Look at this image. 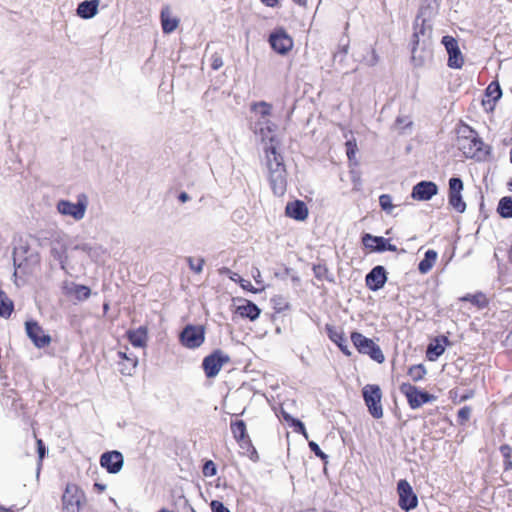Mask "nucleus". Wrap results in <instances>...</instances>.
<instances>
[{
	"label": "nucleus",
	"mask_w": 512,
	"mask_h": 512,
	"mask_svg": "<svg viewBox=\"0 0 512 512\" xmlns=\"http://www.w3.org/2000/svg\"><path fill=\"white\" fill-rule=\"evenodd\" d=\"M89 201L85 194L77 196V202L73 203L69 200H60L57 203V211L63 216H69L75 221H80L85 217Z\"/></svg>",
	"instance_id": "nucleus-5"
},
{
	"label": "nucleus",
	"mask_w": 512,
	"mask_h": 512,
	"mask_svg": "<svg viewBox=\"0 0 512 512\" xmlns=\"http://www.w3.org/2000/svg\"><path fill=\"white\" fill-rule=\"evenodd\" d=\"M432 34L431 25L425 19L417 17L414 22V33L412 36V58L416 60L418 48L425 49L430 45Z\"/></svg>",
	"instance_id": "nucleus-4"
},
{
	"label": "nucleus",
	"mask_w": 512,
	"mask_h": 512,
	"mask_svg": "<svg viewBox=\"0 0 512 512\" xmlns=\"http://www.w3.org/2000/svg\"><path fill=\"white\" fill-rule=\"evenodd\" d=\"M327 332H328L329 339L332 342H334L346 356H350L351 351L349 350L347 340L344 336V333L342 331L334 329L332 327H327Z\"/></svg>",
	"instance_id": "nucleus-27"
},
{
	"label": "nucleus",
	"mask_w": 512,
	"mask_h": 512,
	"mask_svg": "<svg viewBox=\"0 0 512 512\" xmlns=\"http://www.w3.org/2000/svg\"><path fill=\"white\" fill-rule=\"evenodd\" d=\"M438 254L434 250H427L424 256L418 265V270L421 274H427L432 267L434 266L437 260Z\"/></svg>",
	"instance_id": "nucleus-32"
},
{
	"label": "nucleus",
	"mask_w": 512,
	"mask_h": 512,
	"mask_svg": "<svg viewBox=\"0 0 512 512\" xmlns=\"http://www.w3.org/2000/svg\"><path fill=\"white\" fill-rule=\"evenodd\" d=\"M309 448L311 451L315 453V455L322 460H325L327 458V455L320 449L319 445L315 443L314 441L309 442Z\"/></svg>",
	"instance_id": "nucleus-45"
},
{
	"label": "nucleus",
	"mask_w": 512,
	"mask_h": 512,
	"mask_svg": "<svg viewBox=\"0 0 512 512\" xmlns=\"http://www.w3.org/2000/svg\"><path fill=\"white\" fill-rule=\"evenodd\" d=\"M366 285L372 291L381 289L386 281L387 275L386 270L383 266L374 267L366 276Z\"/></svg>",
	"instance_id": "nucleus-20"
},
{
	"label": "nucleus",
	"mask_w": 512,
	"mask_h": 512,
	"mask_svg": "<svg viewBox=\"0 0 512 512\" xmlns=\"http://www.w3.org/2000/svg\"><path fill=\"white\" fill-rule=\"evenodd\" d=\"M123 455L119 451L105 452L100 457V464L109 473H118L123 467Z\"/></svg>",
	"instance_id": "nucleus-18"
},
{
	"label": "nucleus",
	"mask_w": 512,
	"mask_h": 512,
	"mask_svg": "<svg viewBox=\"0 0 512 512\" xmlns=\"http://www.w3.org/2000/svg\"><path fill=\"white\" fill-rule=\"evenodd\" d=\"M67 253L68 236L62 232L53 233L50 239V255L67 275L73 276V266L69 263Z\"/></svg>",
	"instance_id": "nucleus-3"
},
{
	"label": "nucleus",
	"mask_w": 512,
	"mask_h": 512,
	"mask_svg": "<svg viewBox=\"0 0 512 512\" xmlns=\"http://www.w3.org/2000/svg\"><path fill=\"white\" fill-rule=\"evenodd\" d=\"M498 213L503 218H511L512 217V197H503L500 199L498 207Z\"/></svg>",
	"instance_id": "nucleus-36"
},
{
	"label": "nucleus",
	"mask_w": 512,
	"mask_h": 512,
	"mask_svg": "<svg viewBox=\"0 0 512 512\" xmlns=\"http://www.w3.org/2000/svg\"><path fill=\"white\" fill-rule=\"evenodd\" d=\"M292 425L295 427V431L301 433L305 438H308V434L304 424L297 419H292Z\"/></svg>",
	"instance_id": "nucleus-47"
},
{
	"label": "nucleus",
	"mask_w": 512,
	"mask_h": 512,
	"mask_svg": "<svg viewBox=\"0 0 512 512\" xmlns=\"http://www.w3.org/2000/svg\"><path fill=\"white\" fill-rule=\"evenodd\" d=\"M99 0H85L77 7V14L83 19H90L98 12Z\"/></svg>",
	"instance_id": "nucleus-26"
},
{
	"label": "nucleus",
	"mask_w": 512,
	"mask_h": 512,
	"mask_svg": "<svg viewBox=\"0 0 512 512\" xmlns=\"http://www.w3.org/2000/svg\"><path fill=\"white\" fill-rule=\"evenodd\" d=\"M212 512H230V510L224 506V504L218 500H213L210 503Z\"/></svg>",
	"instance_id": "nucleus-46"
},
{
	"label": "nucleus",
	"mask_w": 512,
	"mask_h": 512,
	"mask_svg": "<svg viewBox=\"0 0 512 512\" xmlns=\"http://www.w3.org/2000/svg\"><path fill=\"white\" fill-rule=\"evenodd\" d=\"M251 110L256 116V121L253 126L254 133L259 135L263 141H273L277 126L270 119L272 105L265 101H261L253 103L251 105Z\"/></svg>",
	"instance_id": "nucleus-2"
},
{
	"label": "nucleus",
	"mask_w": 512,
	"mask_h": 512,
	"mask_svg": "<svg viewBox=\"0 0 512 512\" xmlns=\"http://www.w3.org/2000/svg\"><path fill=\"white\" fill-rule=\"evenodd\" d=\"M363 398L372 417L380 419L383 417V408L381 404L382 392L378 385L367 384L364 386Z\"/></svg>",
	"instance_id": "nucleus-7"
},
{
	"label": "nucleus",
	"mask_w": 512,
	"mask_h": 512,
	"mask_svg": "<svg viewBox=\"0 0 512 512\" xmlns=\"http://www.w3.org/2000/svg\"><path fill=\"white\" fill-rule=\"evenodd\" d=\"M160 17L164 33L169 34L176 30L179 25V18L172 15L171 9L168 6L162 8Z\"/></svg>",
	"instance_id": "nucleus-24"
},
{
	"label": "nucleus",
	"mask_w": 512,
	"mask_h": 512,
	"mask_svg": "<svg viewBox=\"0 0 512 512\" xmlns=\"http://www.w3.org/2000/svg\"><path fill=\"white\" fill-rule=\"evenodd\" d=\"M346 147H347V156L349 159H352V157L355 154L356 148H357L356 143H353L352 141H348L346 143Z\"/></svg>",
	"instance_id": "nucleus-50"
},
{
	"label": "nucleus",
	"mask_w": 512,
	"mask_h": 512,
	"mask_svg": "<svg viewBox=\"0 0 512 512\" xmlns=\"http://www.w3.org/2000/svg\"><path fill=\"white\" fill-rule=\"evenodd\" d=\"M397 492L399 495V506L401 509L410 511L417 507L418 498L407 480H399L397 484Z\"/></svg>",
	"instance_id": "nucleus-12"
},
{
	"label": "nucleus",
	"mask_w": 512,
	"mask_h": 512,
	"mask_svg": "<svg viewBox=\"0 0 512 512\" xmlns=\"http://www.w3.org/2000/svg\"><path fill=\"white\" fill-rule=\"evenodd\" d=\"M127 337L130 341V343L134 347L142 348L145 347L147 344V328L146 327H139L135 330H129L127 332Z\"/></svg>",
	"instance_id": "nucleus-28"
},
{
	"label": "nucleus",
	"mask_w": 512,
	"mask_h": 512,
	"mask_svg": "<svg viewBox=\"0 0 512 512\" xmlns=\"http://www.w3.org/2000/svg\"><path fill=\"white\" fill-rule=\"evenodd\" d=\"M37 451H38V455H39V460L41 462L46 453L45 445L41 439L37 440Z\"/></svg>",
	"instance_id": "nucleus-49"
},
{
	"label": "nucleus",
	"mask_w": 512,
	"mask_h": 512,
	"mask_svg": "<svg viewBox=\"0 0 512 512\" xmlns=\"http://www.w3.org/2000/svg\"><path fill=\"white\" fill-rule=\"evenodd\" d=\"M25 327L28 337L36 347L43 348L50 344L51 337L45 333L37 322L27 321Z\"/></svg>",
	"instance_id": "nucleus-16"
},
{
	"label": "nucleus",
	"mask_w": 512,
	"mask_h": 512,
	"mask_svg": "<svg viewBox=\"0 0 512 512\" xmlns=\"http://www.w3.org/2000/svg\"><path fill=\"white\" fill-rule=\"evenodd\" d=\"M400 392L406 396L409 406L417 409L423 404L432 402L435 397L427 392H422L410 383H402L399 387Z\"/></svg>",
	"instance_id": "nucleus-8"
},
{
	"label": "nucleus",
	"mask_w": 512,
	"mask_h": 512,
	"mask_svg": "<svg viewBox=\"0 0 512 512\" xmlns=\"http://www.w3.org/2000/svg\"><path fill=\"white\" fill-rule=\"evenodd\" d=\"M216 473H217V468H216L215 463L211 460L206 461L203 466L204 476L212 477V476L216 475Z\"/></svg>",
	"instance_id": "nucleus-43"
},
{
	"label": "nucleus",
	"mask_w": 512,
	"mask_h": 512,
	"mask_svg": "<svg viewBox=\"0 0 512 512\" xmlns=\"http://www.w3.org/2000/svg\"><path fill=\"white\" fill-rule=\"evenodd\" d=\"M230 361V357L221 350H216L206 356L202 362V367L208 378H214L218 375L224 364Z\"/></svg>",
	"instance_id": "nucleus-10"
},
{
	"label": "nucleus",
	"mask_w": 512,
	"mask_h": 512,
	"mask_svg": "<svg viewBox=\"0 0 512 512\" xmlns=\"http://www.w3.org/2000/svg\"><path fill=\"white\" fill-rule=\"evenodd\" d=\"M351 341L361 354L369 355L374 361L383 363L385 357L378 345L374 343L372 339L365 337L359 332H353L351 334Z\"/></svg>",
	"instance_id": "nucleus-6"
},
{
	"label": "nucleus",
	"mask_w": 512,
	"mask_h": 512,
	"mask_svg": "<svg viewBox=\"0 0 512 512\" xmlns=\"http://www.w3.org/2000/svg\"><path fill=\"white\" fill-rule=\"evenodd\" d=\"M236 312L241 317L254 321L259 317L261 311L256 304L251 301H245L243 304L237 306Z\"/></svg>",
	"instance_id": "nucleus-29"
},
{
	"label": "nucleus",
	"mask_w": 512,
	"mask_h": 512,
	"mask_svg": "<svg viewBox=\"0 0 512 512\" xmlns=\"http://www.w3.org/2000/svg\"><path fill=\"white\" fill-rule=\"evenodd\" d=\"M362 241L365 247L371 248L378 252H383L386 250L394 252L397 250V247L393 244H390L384 237L365 234Z\"/></svg>",
	"instance_id": "nucleus-21"
},
{
	"label": "nucleus",
	"mask_w": 512,
	"mask_h": 512,
	"mask_svg": "<svg viewBox=\"0 0 512 512\" xmlns=\"http://www.w3.org/2000/svg\"><path fill=\"white\" fill-rule=\"evenodd\" d=\"M500 452L504 458L503 468L504 471L507 472L512 470V447L508 444H504L500 446Z\"/></svg>",
	"instance_id": "nucleus-37"
},
{
	"label": "nucleus",
	"mask_w": 512,
	"mask_h": 512,
	"mask_svg": "<svg viewBox=\"0 0 512 512\" xmlns=\"http://www.w3.org/2000/svg\"><path fill=\"white\" fill-rule=\"evenodd\" d=\"M252 276L254 278V280L256 281L257 284H260L262 283L261 281V272L258 268H253L252 269Z\"/></svg>",
	"instance_id": "nucleus-51"
},
{
	"label": "nucleus",
	"mask_w": 512,
	"mask_h": 512,
	"mask_svg": "<svg viewBox=\"0 0 512 512\" xmlns=\"http://www.w3.org/2000/svg\"><path fill=\"white\" fill-rule=\"evenodd\" d=\"M379 204L380 207L388 213H391L394 208V205L392 204V197L388 194H382L379 197Z\"/></svg>",
	"instance_id": "nucleus-42"
},
{
	"label": "nucleus",
	"mask_w": 512,
	"mask_h": 512,
	"mask_svg": "<svg viewBox=\"0 0 512 512\" xmlns=\"http://www.w3.org/2000/svg\"><path fill=\"white\" fill-rule=\"evenodd\" d=\"M502 95L500 85L497 82H492L486 89V96L491 97L493 101H497Z\"/></svg>",
	"instance_id": "nucleus-39"
},
{
	"label": "nucleus",
	"mask_w": 512,
	"mask_h": 512,
	"mask_svg": "<svg viewBox=\"0 0 512 512\" xmlns=\"http://www.w3.org/2000/svg\"><path fill=\"white\" fill-rule=\"evenodd\" d=\"M187 262L192 271H194L197 274H200L202 272L205 263L203 258L188 257Z\"/></svg>",
	"instance_id": "nucleus-41"
},
{
	"label": "nucleus",
	"mask_w": 512,
	"mask_h": 512,
	"mask_svg": "<svg viewBox=\"0 0 512 512\" xmlns=\"http://www.w3.org/2000/svg\"><path fill=\"white\" fill-rule=\"evenodd\" d=\"M178 199H179L182 203H185V202H187V201L190 199V197H189V195H188L186 192H182V193H180V195H179Z\"/></svg>",
	"instance_id": "nucleus-55"
},
{
	"label": "nucleus",
	"mask_w": 512,
	"mask_h": 512,
	"mask_svg": "<svg viewBox=\"0 0 512 512\" xmlns=\"http://www.w3.org/2000/svg\"><path fill=\"white\" fill-rule=\"evenodd\" d=\"M231 431L237 442H242L248 439L246 433V424L242 420H237L231 423Z\"/></svg>",
	"instance_id": "nucleus-33"
},
{
	"label": "nucleus",
	"mask_w": 512,
	"mask_h": 512,
	"mask_svg": "<svg viewBox=\"0 0 512 512\" xmlns=\"http://www.w3.org/2000/svg\"><path fill=\"white\" fill-rule=\"evenodd\" d=\"M472 395H473V394H472V392H471V393H469V394H465V395H463V396L461 397V401H465V400H467V399L471 398V397H472Z\"/></svg>",
	"instance_id": "nucleus-58"
},
{
	"label": "nucleus",
	"mask_w": 512,
	"mask_h": 512,
	"mask_svg": "<svg viewBox=\"0 0 512 512\" xmlns=\"http://www.w3.org/2000/svg\"><path fill=\"white\" fill-rule=\"evenodd\" d=\"M442 44L449 55L448 66L453 69H460L464 64L463 55L459 49L457 40L452 36H444L442 38Z\"/></svg>",
	"instance_id": "nucleus-14"
},
{
	"label": "nucleus",
	"mask_w": 512,
	"mask_h": 512,
	"mask_svg": "<svg viewBox=\"0 0 512 512\" xmlns=\"http://www.w3.org/2000/svg\"><path fill=\"white\" fill-rule=\"evenodd\" d=\"M74 250L84 252L92 261H98L104 250L101 246L92 245L90 243H80L73 247Z\"/></svg>",
	"instance_id": "nucleus-30"
},
{
	"label": "nucleus",
	"mask_w": 512,
	"mask_h": 512,
	"mask_svg": "<svg viewBox=\"0 0 512 512\" xmlns=\"http://www.w3.org/2000/svg\"><path fill=\"white\" fill-rule=\"evenodd\" d=\"M510 161L512 163V147H511V150H510Z\"/></svg>",
	"instance_id": "nucleus-59"
},
{
	"label": "nucleus",
	"mask_w": 512,
	"mask_h": 512,
	"mask_svg": "<svg viewBox=\"0 0 512 512\" xmlns=\"http://www.w3.org/2000/svg\"><path fill=\"white\" fill-rule=\"evenodd\" d=\"M408 375L414 382H418L426 375V369L422 364L414 365L409 368Z\"/></svg>",
	"instance_id": "nucleus-38"
},
{
	"label": "nucleus",
	"mask_w": 512,
	"mask_h": 512,
	"mask_svg": "<svg viewBox=\"0 0 512 512\" xmlns=\"http://www.w3.org/2000/svg\"><path fill=\"white\" fill-rule=\"evenodd\" d=\"M449 343L446 336L436 338L427 349V356L429 360L434 361L441 356L445 351V346Z\"/></svg>",
	"instance_id": "nucleus-25"
},
{
	"label": "nucleus",
	"mask_w": 512,
	"mask_h": 512,
	"mask_svg": "<svg viewBox=\"0 0 512 512\" xmlns=\"http://www.w3.org/2000/svg\"><path fill=\"white\" fill-rule=\"evenodd\" d=\"M231 279L235 282H238L243 289L251 291L253 293H258L263 290V288H254L250 281L243 279L240 275L236 273L234 274V276L231 277Z\"/></svg>",
	"instance_id": "nucleus-40"
},
{
	"label": "nucleus",
	"mask_w": 512,
	"mask_h": 512,
	"mask_svg": "<svg viewBox=\"0 0 512 512\" xmlns=\"http://www.w3.org/2000/svg\"><path fill=\"white\" fill-rule=\"evenodd\" d=\"M463 190V182L460 178L452 177L449 180V204L459 213H463L466 209V203L462 199L461 191Z\"/></svg>",
	"instance_id": "nucleus-15"
},
{
	"label": "nucleus",
	"mask_w": 512,
	"mask_h": 512,
	"mask_svg": "<svg viewBox=\"0 0 512 512\" xmlns=\"http://www.w3.org/2000/svg\"><path fill=\"white\" fill-rule=\"evenodd\" d=\"M14 309L12 300L0 290V317L7 318L11 315Z\"/></svg>",
	"instance_id": "nucleus-34"
},
{
	"label": "nucleus",
	"mask_w": 512,
	"mask_h": 512,
	"mask_svg": "<svg viewBox=\"0 0 512 512\" xmlns=\"http://www.w3.org/2000/svg\"><path fill=\"white\" fill-rule=\"evenodd\" d=\"M508 185H509L510 190H512V180L509 182Z\"/></svg>",
	"instance_id": "nucleus-60"
},
{
	"label": "nucleus",
	"mask_w": 512,
	"mask_h": 512,
	"mask_svg": "<svg viewBox=\"0 0 512 512\" xmlns=\"http://www.w3.org/2000/svg\"><path fill=\"white\" fill-rule=\"evenodd\" d=\"M261 1L269 7H274L278 2V0H261Z\"/></svg>",
	"instance_id": "nucleus-56"
},
{
	"label": "nucleus",
	"mask_w": 512,
	"mask_h": 512,
	"mask_svg": "<svg viewBox=\"0 0 512 512\" xmlns=\"http://www.w3.org/2000/svg\"><path fill=\"white\" fill-rule=\"evenodd\" d=\"M469 133V136L459 140V147L463 149L467 157H474L482 150L483 142L473 130H470Z\"/></svg>",
	"instance_id": "nucleus-19"
},
{
	"label": "nucleus",
	"mask_w": 512,
	"mask_h": 512,
	"mask_svg": "<svg viewBox=\"0 0 512 512\" xmlns=\"http://www.w3.org/2000/svg\"><path fill=\"white\" fill-rule=\"evenodd\" d=\"M173 506L175 512H196L182 494L173 495Z\"/></svg>",
	"instance_id": "nucleus-35"
},
{
	"label": "nucleus",
	"mask_w": 512,
	"mask_h": 512,
	"mask_svg": "<svg viewBox=\"0 0 512 512\" xmlns=\"http://www.w3.org/2000/svg\"><path fill=\"white\" fill-rule=\"evenodd\" d=\"M205 340V332L202 326H186L180 334L181 343L190 349L200 347Z\"/></svg>",
	"instance_id": "nucleus-11"
},
{
	"label": "nucleus",
	"mask_w": 512,
	"mask_h": 512,
	"mask_svg": "<svg viewBox=\"0 0 512 512\" xmlns=\"http://www.w3.org/2000/svg\"><path fill=\"white\" fill-rule=\"evenodd\" d=\"M94 487H95V488H97V489H98V490H100V491H103V490H105V488H106V486H105V485L100 484V483H95Z\"/></svg>",
	"instance_id": "nucleus-57"
},
{
	"label": "nucleus",
	"mask_w": 512,
	"mask_h": 512,
	"mask_svg": "<svg viewBox=\"0 0 512 512\" xmlns=\"http://www.w3.org/2000/svg\"><path fill=\"white\" fill-rule=\"evenodd\" d=\"M438 193L437 185L432 181L417 183L411 193V197L417 201H428Z\"/></svg>",
	"instance_id": "nucleus-17"
},
{
	"label": "nucleus",
	"mask_w": 512,
	"mask_h": 512,
	"mask_svg": "<svg viewBox=\"0 0 512 512\" xmlns=\"http://www.w3.org/2000/svg\"><path fill=\"white\" fill-rule=\"evenodd\" d=\"M108 309V304H104V310Z\"/></svg>",
	"instance_id": "nucleus-61"
},
{
	"label": "nucleus",
	"mask_w": 512,
	"mask_h": 512,
	"mask_svg": "<svg viewBox=\"0 0 512 512\" xmlns=\"http://www.w3.org/2000/svg\"><path fill=\"white\" fill-rule=\"evenodd\" d=\"M62 294L78 302L86 301L91 296V289L82 284L70 280H63L61 283Z\"/></svg>",
	"instance_id": "nucleus-13"
},
{
	"label": "nucleus",
	"mask_w": 512,
	"mask_h": 512,
	"mask_svg": "<svg viewBox=\"0 0 512 512\" xmlns=\"http://www.w3.org/2000/svg\"><path fill=\"white\" fill-rule=\"evenodd\" d=\"M286 215L298 221H303L308 216V209L303 201L296 200L286 205Z\"/></svg>",
	"instance_id": "nucleus-23"
},
{
	"label": "nucleus",
	"mask_w": 512,
	"mask_h": 512,
	"mask_svg": "<svg viewBox=\"0 0 512 512\" xmlns=\"http://www.w3.org/2000/svg\"><path fill=\"white\" fill-rule=\"evenodd\" d=\"M14 264L20 268L22 266V262L20 261V251L15 250L14 252Z\"/></svg>",
	"instance_id": "nucleus-53"
},
{
	"label": "nucleus",
	"mask_w": 512,
	"mask_h": 512,
	"mask_svg": "<svg viewBox=\"0 0 512 512\" xmlns=\"http://www.w3.org/2000/svg\"><path fill=\"white\" fill-rule=\"evenodd\" d=\"M270 44L276 52L285 54L292 48L293 41L285 32L280 31L271 34Z\"/></svg>",
	"instance_id": "nucleus-22"
},
{
	"label": "nucleus",
	"mask_w": 512,
	"mask_h": 512,
	"mask_svg": "<svg viewBox=\"0 0 512 512\" xmlns=\"http://www.w3.org/2000/svg\"><path fill=\"white\" fill-rule=\"evenodd\" d=\"M471 408L468 407V406H464L462 407L459 411H458V420L461 424L465 423L466 421H468L470 419V416H471Z\"/></svg>",
	"instance_id": "nucleus-44"
},
{
	"label": "nucleus",
	"mask_w": 512,
	"mask_h": 512,
	"mask_svg": "<svg viewBox=\"0 0 512 512\" xmlns=\"http://www.w3.org/2000/svg\"><path fill=\"white\" fill-rule=\"evenodd\" d=\"M119 358L126 361V363H120L121 373L125 375H131L138 365V358L134 355H127L125 352H118Z\"/></svg>",
	"instance_id": "nucleus-31"
},
{
	"label": "nucleus",
	"mask_w": 512,
	"mask_h": 512,
	"mask_svg": "<svg viewBox=\"0 0 512 512\" xmlns=\"http://www.w3.org/2000/svg\"><path fill=\"white\" fill-rule=\"evenodd\" d=\"M84 499V493L76 484H67L62 496L63 509L66 512H80Z\"/></svg>",
	"instance_id": "nucleus-9"
},
{
	"label": "nucleus",
	"mask_w": 512,
	"mask_h": 512,
	"mask_svg": "<svg viewBox=\"0 0 512 512\" xmlns=\"http://www.w3.org/2000/svg\"><path fill=\"white\" fill-rule=\"evenodd\" d=\"M267 177L273 193L282 196L287 189V171L283 156L274 146L265 149Z\"/></svg>",
	"instance_id": "nucleus-1"
},
{
	"label": "nucleus",
	"mask_w": 512,
	"mask_h": 512,
	"mask_svg": "<svg viewBox=\"0 0 512 512\" xmlns=\"http://www.w3.org/2000/svg\"><path fill=\"white\" fill-rule=\"evenodd\" d=\"M210 60H211V67L214 70H218L223 66L222 57L220 55H218L217 53L213 54L211 56Z\"/></svg>",
	"instance_id": "nucleus-48"
},
{
	"label": "nucleus",
	"mask_w": 512,
	"mask_h": 512,
	"mask_svg": "<svg viewBox=\"0 0 512 512\" xmlns=\"http://www.w3.org/2000/svg\"><path fill=\"white\" fill-rule=\"evenodd\" d=\"M314 272H315L316 277L320 278L322 276V273L326 272V268H324L322 266H316V267H314Z\"/></svg>",
	"instance_id": "nucleus-54"
},
{
	"label": "nucleus",
	"mask_w": 512,
	"mask_h": 512,
	"mask_svg": "<svg viewBox=\"0 0 512 512\" xmlns=\"http://www.w3.org/2000/svg\"><path fill=\"white\" fill-rule=\"evenodd\" d=\"M463 300L470 301L476 305H481L480 297L479 296H467L464 297Z\"/></svg>",
	"instance_id": "nucleus-52"
}]
</instances>
